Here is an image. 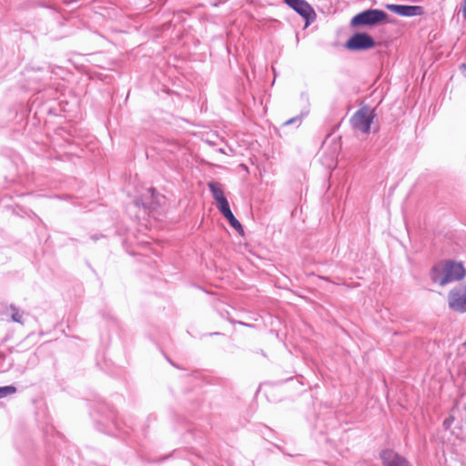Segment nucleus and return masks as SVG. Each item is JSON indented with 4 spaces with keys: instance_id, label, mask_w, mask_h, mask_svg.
Instances as JSON below:
<instances>
[{
    "instance_id": "obj_1",
    "label": "nucleus",
    "mask_w": 466,
    "mask_h": 466,
    "mask_svg": "<svg viewBox=\"0 0 466 466\" xmlns=\"http://www.w3.org/2000/svg\"><path fill=\"white\" fill-rule=\"evenodd\" d=\"M466 270L461 263L445 261L436 265L431 271L433 282L444 286L452 281H458L464 278Z\"/></svg>"
},
{
    "instance_id": "obj_2",
    "label": "nucleus",
    "mask_w": 466,
    "mask_h": 466,
    "mask_svg": "<svg viewBox=\"0 0 466 466\" xmlns=\"http://www.w3.org/2000/svg\"><path fill=\"white\" fill-rule=\"evenodd\" d=\"M387 14L379 9H368L355 16L350 21L351 26L375 25L387 18Z\"/></svg>"
},
{
    "instance_id": "obj_3",
    "label": "nucleus",
    "mask_w": 466,
    "mask_h": 466,
    "mask_svg": "<svg viewBox=\"0 0 466 466\" xmlns=\"http://www.w3.org/2000/svg\"><path fill=\"white\" fill-rule=\"evenodd\" d=\"M374 112L368 106L360 108L351 117V125L354 129L367 134L370 132V124L374 118Z\"/></svg>"
},
{
    "instance_id": "obj_4",
    "label": "nucleus",
    "mask_w": 466,
    "mask_h": 466,
    "mask_svg": "<svg viewBox=\"0 0 466 466\" xmlns=\"http://www.w3.org/2000/svg\"><path fill=\"white\" fill-rule=\"evenodd\" d=\"M449 307L455 312H466V284L459 289H453L448 295Z\"/></svg>"
},
{
    "instance_id": "obj_5",
    "label": "nucleus",
    "mask_w": 466,
    "mask_h": 466,
    "mask_svg": "<svg viewBox=\"0 0 466 466\" xmlns=\"http://www.w3.org/2000/svg\"><path fill=\"white\" fill-rule=\"evenodd\" d=\"M345 46L349 50H367L375 46V41L368 34L357 33L347 41Z\"/></svg>"
},
{
    "instance_id": "obj_6",
    "label": "nucleus",
    "mask_w": 466,
    "mask_h": 466,
    "mask_svg": "<svg viewBox=\"0 0 466 466\" xmlns=\"http://www.w3.org/2000/svg\"><path fill=\"white\" fill-rule=\"evenodd\" d=\"M284 2L306 19V25L314 21L316 14L313 8L305 0H284Z\"/></svg>"
},
{
    "instance_id": "obj_7",
    "label": "nucleus",
    "mask_w": 466,
    "mask_h": 466,
    "mask_svg": "<svg viewBox=\"0 0 466 466\" xmlns=\"http://www.w3.org/2000/svg\"><path fill=\"white\" fill-rule=\"evenodd\" d=\"M386 8L399 15L407 17L420 15L422 14V7L417 5H402L389 4L386 5Z\"/></svg>"
},
{
    "instance_id": "obj_8",
    "label": "nucleus",
    "mask_w": 466,
    "mask_h": 466,
    "mask_svg": "<svg viewBox=\"0 0 466 466\" xmlns=\"http://www.w3.org/2000/svg\"><path fill=\"white\" fill-rule=\"evenodd\" d=\"M381 460L383 466H410L403 457L392 451H383L381 453Z\"/></svg>"
},
{
    "instance_id": "obj_9",
    "label": "nucleus",
    "mask_w": 466,
    "mask_h": 466,
    "mask_svg": "<svg viewBox=\"0 0 466 466\" xmlns=\"http://www.w3.org/2000/svg\"><path fill=\"white\" fill-rule=\"evenodd\" d=\"M208 187L212 193L214 199L216 200V203L226 199L222 189L218 186L217 183H214V182L208 183Z\"/></svg>"
},
{
    "instance_id": "obj_10",
    "label": "nucleus",
    "mask_w": 466,
    "mask_h": 466,
    "mask_svg": "<svg viewBox=\"0 0 466 466\" xmlns=\"http://www.w3.org/2000/svg\"><path fill=\"white\" fill-rule=\"evenodd\" d=\"M7 313L10 315L11 319L14 322H17V323L23 324V322H24V319H23L24 314H23V312H20L15 306L11 305L7 309Z\"/></svg>"
},
{
    "instance_id": "obj_11",
    "label": "nucleus",
    "mask_w": 466,
    "mask_h": 466,
    "mask_svg": "<svg viewBox=\"0 0 466 466\" xmlns=\"http://www.w3.org/2000/svg\"><path fill=\"white\" fill-rule=\"evenodd\" d=\"M228 221L229 222L230 226L235 228L238 232H242L243 228L239 221L234 217L233 214H230L229 217L227 218Z\"/></svg>"
},
{
    "instance_id": "obj_12",
    "label": "nucleus",
    "mask_w": 466,
    "mask_h": 466,
    "mask_svg": "<svg viewBox=\"0 0 466 466\" xmlns=\"http://www.w3.org/2000/svg\"><path fill=\"white\" fill-rule=\"evenodd\" d=\"M16 392V388L14 386H4L0 387V399L7 395H11Z\"/></svg>"
},
{
    "instance_id": "obj_13",
    "label": "nucleus",
    "mask_w": 466,
    "mask_h": 466,
    "mask_svg": "<svg viewBox=\"0 0 466 466\" xmlns=\"http://www.w3.org/2000/svg\"><path fill=\"white\" fill-rule=\"evenodd\" d=\"M217 207L219 209V211L222 213L224 211H227V209L230 208L228 201L226 199L219 201L217 203Z\"/></svg>"
},
{
    "instance_id": "obj_14",
    "label": "nucleus",
    "mask_w": 466,
    "mask_h": 466,
    "mask_svg": "<svg viewBox=\"0 0 466 466\" xmlns=\"http://www.w3.org/2000/svg\"><path fill=\"white\" fill-rule=\"evenodd\" d=\"M230 214H233L230 210V208L227 209V211L222 212V215L227 218L230 216Z\"/></svg>"
},
{
    "instance_id": "obj_15",
    "label": "nucleus",
    "mask_w": 466,
    "mask_h": 466,
    "mask_svg": "<svg viewBox=\"0 0 466 466\" xmlns=\"http://www.w3.org/2000/svg\"><path fill=\"white\" fill-rule=\"evenodd\" d=\"M462 15H463L464 19L466 20V0L464 1V5L462 7Z\"/></svg>"
},
{
    "instance_id": "obj_16",
    "label": "nucleus",
    "mask_w": 466,
    "mask_h": 466,
    "mask_svg": "<svg viewBox=\"0 0 466 466\" xmlns=\"http://www.w3.org/2000/svg\"><path fill=\"white\" fill-rule=\"evenodd\" d=\"M296 121H298V118L294 117V118H290L289 120H288L285 125H290L292 123H295Z\"/></svg>"
},
{
    "instance_id": "obj_17",
    "label": "nucleus",
    "mask_w": 466,
    "mask_h": 466,
    "mask_svg": "<svg viewBox=\"0 0 466 466\" xmlns=\"http://www.w3.org/2000/svg\"><path fill=\"white\" fill-rule=\"evenodd\" d=\"M450 424H451L450 420H444V425H445L446 427H449V426H450Z\"/></svg>"
},
{
    "instance_id": "obj_18",
    "label": "nucleus",
    "mask_w": 466,
    "mask_h": 466,
    "mask_svg": "<svg viewBox=\"0 0 466 466\" xmlns=\"http://www.w3.org/2000/svg\"><path fill=\"white\" fill-rule=\"evenodd\" d=\"M462 349L464 350V351H466V341L464 343H462Z\"/></svg>"
},
{
    "instance_id": "obj_19",
    "label": "nucleus",
    "mask_w": 466,
    "mask_h": 466,
    "mask_svg": "<svg viewBox=\"0 0 466 466\" xmlns=\"http://www.w3.org/2000/svg\"><path fill=\"white\" fill-rule=\"evenodd\" d=\"M151 192H152V196H154L155 189H151Z\"/></svg>"
},
{
    "instance_id": "obj_20",
    "label": "nucleus",
    "mask_w": 466,
    "mask_h": 466,
    "mask_svg": "<svg viewBox=\"0 0 466 466\" xmlns=\"http://www.w3.org/2000/svg\"><path fill=\"white\" fill-rule=\"evenodd\" d=\"M463 67H465V68H466V64H464V65H463Z\"/></svg>"
}]
</instances>
